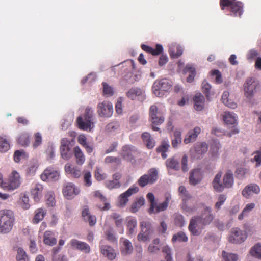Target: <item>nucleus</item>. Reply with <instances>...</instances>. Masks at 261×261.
<instances>
[{
    "label": "nucleus",
    "mask_w": 261,
    "mask_h": 261,
    "mask_svg": "<svg viewBox=\"0 0 261 261\" xmlns=\"http://www.w3.org/2000/svg\"><path fill=\"white\" fill-rule=\"evenodd\" d=\"M14 221L13 212L10 210L0 211V232L7 233L12 229Z\"/></svg>",
    "instance_id": "obj_1"
},
{
    "label": "nucleus",
    "mask_w": 261,
    "mask_h": 261,
    "mask_svg": "<svg viewBox=\"0 0 261 261\" xmlns=\"http://www.w3.org/2000/svg\"><path fill=\"white\" fill-rule=\"evenodd\" d=\"M93 110L90 107H87L85 114L83 116H79L77 118V123L79 127L84 130H91L94 127Z\"/></svg>",
    "instance_id": "obj_2"
},
{
    "label": "nucleus",
    "mask_w": 261,
    "mask_h": 261,
    "mask_svg": "<svg viewBox=\"0 0 261 261\" xmlns=\"http://www.w3.org/2000/svg\"><path fill=\"white\" fill-rule=\"evenodd\" d=\"M172 85V82L167 79L156 80L152 85V91L156 96L162 97L171 89Z\"/></svg>",
    "instance_id": "obj_3"
},
{
    "label": "nucleus",
    "mask_w": 261,
    "mask_h": 261,
    "mask_svg": "<svg viewBox=\"0 0 261 261\" xmlns=\"http://www.w3.org/2000/svg\"><path fill=\"white\" fill-rule=\"evenodd\" d=\"M258 85L259 82L254 77H249L245 81L243 85L244 94L249 102L252 101Z\"/></svg>",
    "instance_id": "obj_4"
},
{
    "label": "nucleus",
    "mask_w": 261,
    "mask_h": 261,
    "mask_svg": "<svg viewBox=\"0 0 261 261\" xmlns=\"http://www.w3.org/2000/svg\"><path fill=\"white\" fill-rule=\"evenodd\" d=\"M158 178V172L155 168H151L146 174L141 176L138 180V184L141 187L155 182Z\"/></svg>",
    "instance_id": "obj_5"
},
{
    "label": "nucleus",
    "mask_w": 261,
    "mask_h": 261,
    "mask_svg": "<svg viewBox=\"0 0 261 261\" xmlns=\"http://www.w3.org/2000/svg\"><path fill=\"white\" fill-rule=\"evenodd\" d=\"M141 230L138 235L139 241L146 242L150 240L153 233L152 224L149 221H143L140 223Z\"/></svg>",
    "instance_id": "obj_6"
},
{
    "label": "nucleus",
    "mask_w": 261,
    "mask_h": 261,
    "mask_svg": "<svg viewBox=\"0 0 261 261\" xmlns=\"http://www.w3.org/2000/svg\"><path fill=\"white\" fill-rule=\"evenodd\" d=\"M2 175L0 174V186L4 189L13 190L17 188L20 184V177L18 173L14 171L10 176L8 183L3 182L1 179Z\"/></svg>",
    "instance_id": "obj_7"
},
{
    "label": "nucleus",
    "mask_w": 261,
    "mask_h": 261,
    "mask_svg": "<svg viewBox=\"0 0 261 261\" xmlns=\"http://www.w3.org/2000/svg\"><path fill=\"white\" fill-rule=\"evenodd\" d=\"M97 113L101 117H110L113 113L112 104L107 101L99 103L97 105Z\"/></svg>",
    "instance_id": "obj_8"
},
{
    "label": "nucleus",
    "mask_w": 261,
    "mask_h": 261,
    "mask_svg": "<svg viewBox=\"0 0 261 261\" xmlns=\"http://www.w3.org/2000/svg\"><path fill=\"white\" fill-rule=\"evenodd\" d=\"M200 224L203 225H208L211 223L214 218L212 208L206 206L199 216H196Z\"/></svg>",
    "instance_id": "obj_9"
},
{
    "label": "nucleus",
    "mask_w": 261,
    "mask_h": 261,
    "mask_svg": "<svg viewBox=\"0 0 261 261\" xmlns=\"http://www.w3.org/2000/svg\"><path fill=\"white\" fill-rule=\"evenodd\" d=\"M41 179L44 181H56L60 178L59 172L51 167L47 168L40 175Z\"/></svg>",
    "instance_id": "obj_10"
},
{
    "label": "nucleus",
    "mask_w": 261,
    "mask_h": 261,
    "mask_svg": "<svg viewBox=\"0 0 261 261\" xmlns=\"http://www.w3.org/2000/svg\"><path fill=\"white\" fill-rule=\"evenodd\" d=\"M80 189L72 182L66 184L63 189L64 196L68 199L73 198L75 196L79 194Z\"/></svg>",
    "instance_id": "obj_11"
},
{
    "label": "nucleus",
    "mask_w": 261,
    "mask_h": 261,
    "mask_svg": "<svg viewBox=\"0 0 261 261\" xmlns=\"http://www.w3.org/2000/svg\"><path fill=\"white\" fill-rule=\"evenodd\" d=\"M139 188L135 185L130 187L126 192L120 195L118 198V205L120 207H124L128 201V197L137 193Z\"/></svg>",
    "instance_id": "obj_12"
},
{
    "label": "nucleus",
    "mask_w": 261,
    "mask_h": 261,
    "mask_svg": "<svg viewBox=\"0 0 261 261\" xmlns=\"http://www.w3.org/2000/svg\"><path fill=\"white\" fill-rule=\"evenodd\" d=\"M208 150V145L205 142H198L195 144L193 150L191 151L192 158L200 159Z\"/></svg>",
    "instance_id": "obj_13"
},
{
    "label": "nucleus",
    "mask_w": 261,
    "mask_h": 261,
    "mask_svg": "<svg viewBox=\"0 0 261 261\" xmlns=\"http://www.w3.org/2000/svg\"><path fill=\"white\" fill-rule=\"evenodd\" d=\"M246 238V234L243 231L238 228H234L232 229L229 241L233 243L239 244L244 242Z\"/></svg>",
    "instance_id": "obj_14"
},
{
    "label": "nucleus",
    "mask_w": 261,
    "mask_h": 261,
    "mask_svg": "<svg viewBox=\"0 0 261 261\" xmlns=\"http://www.w3.org/2000/svg\"><path fill=\"white\" fill-rule=\"evenodd\" d=\"M127 97L132 100L144 101L146 98L145 91L141 88H131L127 93Z\"/></svg>",
    "instance_id": "obj_15"
},
{
    "label": "nucleus",
    "mask_w": 261,
    "mask_h": 261,
    "mask_svg": "<svg viewBox=\"0 0 261 261\" xmlns=\"http://www.w3.org/2000/svg\"><path fill=\"white\" fill-rule=\"evenodd\" d=\"M69 245L73 249L80 250L85 253H89L91 251L90 247L87 243L76 239H71Z\"/></svg>",
    "instance_id": "obj_16"
},
{
    "label": "nucleus",
    "mask_w": 261,
    "mask_h": 261,
    "mask_svg": "<svg viewBox=\"0 0 261 261\" xmlns=\"http://www.w3.org/2000/svg\"><path fill=\"white\" fill-rule=\"evenodd\" d=\"M99 249L101 253L108 259L113 260L116 258V254L114 249L109 245L103 244L102 241L99 243Z\"/></svg>",
    "instance_id": "obj_17"
},
{
    "label": "nucleus",
    "mask_w": 261,
    "mask_h": 261,
    "mask_svg": "<svg viewBox=\"0 0 261 261\" xmlns=\"http://www.w3.org/2000/svg\"><path fill=\"white\" fill-rule=\"evenodd\" d=\"M199 224H200L196 217H193L190 220L188 229L192 235L198 236L201 234L202 228L200 227Z\"/></svg>",
    "instance_id": "obj_18"
},
{
    "label": "nucleus",
    "mask_w": 261,
    "mask_h": 261,
    "mask_svg": "<svg viewBox=\"0 0 261 261\" xmlns=\"http://www.w3.org/2000/svg\"><path fill=\"white\" fill-rule=\"evenodd\" d=\"M243 4L241 2L233 0L228 7L230 8L232 16H240L243 12Z\"/></svg>",
    "instance_id": "obj_19"
},
{
    "label": "nucleus",
    "mask_w": 261,
    "mask_h": 261,
    "mask_svg": "<svg viewBox=\"0 0 261 261\" xmlns=\"http://www.w3.org/2000/svg\"><path fill=\"white\" fill-rule=\"evenodd\" d=\"M194 107L196 111H201L204 107L205 98L200 92L195 94L193 97Z\"/></svg>",
    "instance_id": "obj_20"
},
{
    "label": "nucleus",
    "mask_w": 261,
    "mask_h": 261,
    "mask_svg": "<svg viewBox=\"0 0 261 261\" xmlns=\"http://www.w3.org/2000/svg\"><path fill=\"white\" fill-rule=\"evenodd\" d=\"M260 192V188L256 184H250L246 186L242 191V194L246 198H249L253 194H258Z\"/></svg>",
    "instance_id": "obj_21"
},
{
    "label": "nucleus",
    "mask_w": 261,
    "mask_h": 261,
    "mask_svg": "<svg viewBox=\"0 0 261 261\" xmlns=\"http://www.w3.org/2000/svg\"><path fill=\"white\" fill-rule=\"evenodd\" d=\"M223 119L227 125H237L238 116L233 112L225 111L223 114Z\"/></svg>",
    "instance_id": "obj_22"
},
{
    "label": "nucleus",
    "mask_w": 261,
    "mask_h": 261,
    "mask_svg": "<svg viewBox=\"0 0 261 261\" xmlns=\"http://www.w3.org/2000/svg\"><path fill=\"white\" fill-rule=\"evenodd\" d=\"M202 179L201 170L199 169H193L190 174L189 182L191 185H196Z\"/></svg>",
    "instance_id": "obj_23"
},
{
    "label": "nucleus",
    "mask_w": 261,
    "mask_h": 261,
    "mask_svg": "<svg viewBox=\"0 0 261 261\" xmlns=\"http://www.w3.org/2000/svg\"><path fill=\"white\" fill-rule=\"evenodd\" d=\"M222 175V172L218 173L216 175L213 181V187L214 190L218 192L223 191L225 188L224 183H222L221 181Z\"/></svg>",
    "instance_id": "obj_24"
},
{
    "label": "nucleus",
    "mask_w": 261,
    "mask_h": 261,
    "mask_svg": "<svg viewBox=\"0 0 261 261\" xmlns=\"http://www.w3.org/2000/svg\"><path fill=\"white\" fill-rule=\"evenodd\" d=\"M65 171L68 174H70L74 178H79L81 175V171L79 168L73 166L70 164H66L65 166Z\"/></svg>",
    "instance_id": "obj_25"
},
{
    "label": "nucleus",
    "mask_w": 261,
    "mask_h": 261,
    "mask_svg": "<svg viewBox=\"0 0 261 261\" xmlns=\"http://www.w3.org/2000/svg\"><path fill=\"white\" fill-rule=\"evenodd\" d=\"M182 143L181 131L179 129L174 130L171 140L172 146L177 148Z\"/></svg>",
    "instance_id": "obj_26"
},
{
    "label": "nucleus",
    "mask_w": 261,
    "mask_h": 261,
    "mask_svg": "<svg viewBox=\"0 0 261 261\" xmlns=\"http://www.w3.org/2000/svg\"><path fill=\"white\" fill-rule=\"evenodd\" d=\"M183 52V48L179 45L173 43L169 46V53L173 58H178L181 56Z\"/></svg>",
    "instance_id": "obj_27"
},
{
    "label": "nucleus",
    "mask_w": 261,
    "mask_h": 261,
    "mask_svg": "<svg viewBox=\"0 0 261 261\" xmlns=\"http://www.w3.org/2000/svg\"><path fill=\"white\" fill-rule=\"evenodd\" d=\"M141 48L144 51L151 54L154 56L160 55L163 50L162 45L159 44H156V48L155 49L145 44H142L141 45Z\"/></svg>",
    "instance_id": "obj_28"
},
{
    "label": "nucleus",
    "mask_w": 261,
    "mask_h": 261,
    "mask_svg": "<svg viewBox=\"0 0 261 261\" xmlns=\"http://www.w3.org/2000/svg\"><path fill=\"white\" fill-rule=\"evenodd\" d=\"M135 149L133 146L129 145H125L122 147L121 155L127 160H130L133 158V153L135 152Z\"/></svg>",
    "instance_id": "obj_29"
},
{
    "label": "nucleus",
    "mask_w": 261,
    "mask_h": 261,
    "mask_svg": "<svg viewBox=\"0 0 261 261\" xmlns=\"http://www.w3.org/2000/svg\"><path fill=\"white\" fill-rule=\"evenodd\" d=\"M43 242L45 244L53 246L57 243V239L54 237V233L51 231H46L44 234Z\"/></svg>",
    "instance_id": "obj_30"
},
{
    "label": "nucleus",
    "mask_w": 261,
    "mask_h": 261,
    "mask_svg": "<svg viewBox=\"0 0 261 261\" xmlns=\"http://www.w3.org/2000/svg\"><path fill=\"white\" fill-rule=\"evenodd\" d=\"M133 251V247L130 241L127 239H124L121 248V253L126 256L130 254Z\"/></svg>",
    "instance_id": "obj_31"
},
{
    "label": "nucleus",
    "mask_w": 261,
    "mask_h": 261,
    "mask_svg": "<svg viewBox=\"0 0 261 261\" xmlns=\"http://www.w3.org/2000/svg\"><path fill=\"white\" fill-rule=\"evenodd\" d=\"M223 181L225 188H231L234 183L233 175L230 170H228L225 174Z\"/></svg>",
    "instance_id": "obj_32"
},
{
    "label": "nucleus",
    "mask_w": 261,
    "mask_h": 261,
    "mask_svg": "<svg viewBox=\"0 0 261 261\" xmlns=\"http://www.w3.org/2000/svg\"><path fill=\"white\" fill-rule=\"evenodd\" d=\"M142 138L144 143L146 144L147 147L151 149L155 146V141L152 137H151L149 133L144 132L142 135Z\"/></svg>",
    "instance_id": "obj_33"
},
{
    "label": "nucleus",
    "mask_w": 261,
    "mask_h": 261,
    "mask_svg": "<svg viewBox=\"0 0 261 261\" xmlns=\"http://www.w3.org/2000/svg\"><path fill=\"white\" fill-rule=\"evenodd\" d=\"M74 153L77 164L80 165H83L85 161V158L84 153L79 146H75L74 148Z\"/></svg>",
    "instance_id": "obj_34"
},
{
    "label": "nucleus",
    "mask_w": 261,
    "mask_h": 261,
    "mask_svg": "<svg viewBox=\"0 0 261 261\" xmlns=\"http://www.w3.org/2000/svg\"><path fill=\"white\" fill-rule=\"evenodd\" d=\"M42 190L43 187L40 184H36L35 188L32 190L31 194L36 202H38L41 197Z\"/></svg>",
    "instance_id": "obj_35"
},
{
    "label": "nucleus",
    "mask_w": 261,
    "mask_h": 261,
    "mask_svg": "<svg viewBox=\"0 0 261 261\" xmlns=\"http://www.w3.org/2000/svg\"><path fill=\"white\" fill-rule=\"evenodd\" d=\"M10 149V144L6 135H0V152H7Z\"/></svg>",
    "instance_id": "obj_36"
},
{
    "label": "nucleus",
    "mask_w": 261,
    "mask_h": 261,
    "mask_svg": "<svg viewBox=\"0 0 261 261\" xmlns=\"http://www.w3.org/2000/svg\"><path fill=\"white\" fill-rule=\"evenodd\" d=\"M229 93L228 91H224L222 95V102L227 107L231 109H234L237 107V104L229 99Z\"/></svg>",
    "instance_id": "obj_37"
},
{
    "label": "nucleus",
    "mask_w": 261,
    "mask_h": 261,
    "mask_svg": "<svg viewBox=\"0 0 261 261\" xmlns=\"http://www.w3.org/2000/svg\"><path fill=\"white\" fill-rule=\"evenodd\" d=\"M169 143L167 140H164L161 145L156 149L158 152L161 153L162 157L166 159L167 157L166 152L168 151L169 147Z\"/></svg>",
    "instance_id": "obj_38"
},
{
    "label": "nucleus",
    "mask_w": 261,
    "mask_h": 261,
    "mask_svg": "<svg viewBox=\"0 0 261 261\" xmlns=\"http://www.w3.org/2000/svg\"><path fill=\"white\" fill-rule=\"evenodd\" d=\"M255 205L254 203H250L246 204L242 213L239 215L238 219L239 220H242L244 219V217L247 216L255 207Z\"/></svg>",
    "instance_id": "obj_39"
},
{
    "label": "nucleus",
    "mask_w": 261,
    "mask_h": 261,
    "mask_svg": "<svg viewBox=\"0 0 261 261\" xmlns=\"http://www.w3.org/2000/svg\"><path fill=\"white\" fill-rule=\"evenodd\" d=\"M137 224V222L136 219L129 218L128 220L127 227L128 230L127 233L129 236H132L135 234Z\"/></svg>",
    "instance_id": "obj_40"
},
{
    "label": "nucleus",
    "mask_w": 261,
    "mask_h": 261,
    "mask_svg": "<svg viewBox=\"0 0 261 261\" xmlns=\"http://www.w3.org/2000/svg\"><path fill=\"white\" fill-rule=\"evenodd\" d=\"M166 166L168 168L174 169L176 171H178L180 169V165L177 160L174 158L168 159L166 162Z\"/></svg>",
    "instance_id": "obj_41"
},
{
    "label": "nucleus",
    "mask_w": 261,
    "mask_h": 261,
    "mask_svg": "<svg viewBox=\"0 0 261 261\" xmlns=\"http://www.w3.org/2000/svg\"><path fill=\"white\" fill-rule=\"evenodd\" d=\"M168 205L164 202L160 203L158 204L155 203L153 206V211H148V213L149 214H157L161 212L166 210L168 208Z\"/></svg>",
    "instance_id": "obj_42"
},
{
    "label": "nucleus",
    "mask_w": 261,
    "mask_h": 261,
    "mask_svg": "<svg viewBox=\"0 0 261 261\" xmlns=\"http://www.w3.org/2000/svg\"><path fill=\"white\" fill-rule=\"evenodd\" d=\"M250 253L252 256L261 259V243L253 246L250 250Z\"/></svg>",
    "instance_id": "obj_43"
},
{
    "label": "nucleus",
    "mask_w": 261,
    "mask_h": 261,
    "mask_svg": "<svg viewBox=\"0 0 261 261\" xmlns=\"http://www.w3.org/2000/svg\"><path fill=\"white\" fill-rule=\"evenodd\" d=\"M18 143L22 146H28L30 143V135L27 133L21 134L17 139Z\"/></svg>",
    "instance_id": "obj_44"
},
{
    "label": "nucleus",
    "mask_w": 261,
    "mask_h": 261,
    "mask_svg": "<svg viewBox=\"0 0 261 261\" xmlns=\"http://www.w3.org/2000/svg\"><path fill=\"white\" fill-rule=\"evenodd\" d=\"M45 214L46 212L43 209H37L35 211V215L34 218L33 219V223L35 224L38 223L40 221L43 220Z\"/></svg>",
    "instance_id": "obj_45"
},
{
    "label": "nucleus",
    "mask_w": 261,
    "mask_h": 261,
    "mask_svg": "<svg viewBox=\"0 0 261 261\" xmlns=\"http://www.w3.org/2000/svg\"><path fill=\"white\" fill-rule=\"evenodd\" d=\"M144 203L145 199L143 197L139 198L132 204L130 207V211L132 213L137 212Z\"/></svg>",
    "instance_id": "obj_46"
},
{
    "label": "nucleus",
    "mask_w": 261,
    "mask_h": 261,
    "mask_svg": "<svg viewBox=\"0 0 261 261\" xmlns=\"http://www.w3.org/2000/svg\"><path fill=\"white\" fill-rule=\"evenodd\" d=\"M103 94L106 97H110L113 95L114 91L113 88L106 82L102 83Z\"/></svg>",
    "instance_id": "obj_47"
},
{
    "label": "nucleus",
    "mask_w": 261,
    "mask_h": 261,
    "mask_svg": "<svg viewBox=\"0 0 261 261\" xmlns=\"http://www.w3.org/2000/svg\"><path fill=\"white\" fill-rule=\"evenodd\" d=\"M222 256L224 261H237L239 259L237 254L228 253L225 251H222Z\"/></svg>",
    "instance_id": "obj_48"
},
{
    "label": "nucleus",
    "mask_w": 261,
    "mask_h": 261,
    "mask_svg": "<svg viewBox=\"0 0 261 261\" xmlns=\"http://www.w3.org/2000/svg\"><path fill=\"white\" fill-rule=\"evenodd\" d=\"M172 241L173 242H186L188 241V237L182 231H180L173 235V238L172 239Z\"/></svg>",
    "instance_id": "obj_49"
},
{
    "label": "nucleus",
    "mask_w": 261,
    "mask_h": 261,
    "mask_svg": "<svg viewBox=\"0 0 261 261\" xmlns=\"http://www.w3.org/2000/svg\"><path fill=\"white\" fill-rule=\"evenodd\" d=\"M60 153L62 158L65 160H69L72 154L70 147L60 148Z\"/></svg>",
    "instance_id": "obj_50"
},
{
    "label": "nucleus",
    "mask_w": 261,
    "mask_h": 261,
    "mask_svg": "<svg viewBox=\"0 0 261 261\" xmlns=\"http://www.w3.org/2000/svg\"><path fill=\"white\" fill-rule=\"evenodd\" d=\"M202 88L203 92L205 94V96L208 100H211V85L207 83L206 81H204L202 82Z\"/></svg>",
    "instance_id": "obj_51"
},
{
    "label": "nucleus",
    "mask_w": 261,
    "mask_h": 261,
    "mask_svg": "<svg viewBox=\"0 0 261 261\" xmlns=\"http://www.w3.org/2000/svg\"><path fill=\"white\" fill-rule=\"evenodd\" d=\"M16 258L17 261H29L26 252L22 248L18 249Z\"/></svg>",
    "instance_id": "obj_52"
},
{
    "label": "nucleus",
    "mask_w": 261,
    "mask_h": 261,
    "mask_svg": "<svg viewBox=\"0 0 261 261\" xmlns=\"http://www.w3.org/2000/svg\"><path fill=\"white\" fill-rule=\"evenodd\" d=\"M46 199L47 204L49 206H54L55 205L56 201L55 199V194L54 192L48 191L46 194Z\"/></svg>",
    "instance_id": "obj_53"
},
{
    "label": "nucleus",
    "mask_w": 261,
    "mask_h": 261,
    "mask_svg": "<svg viewBox=\"0 0 261 261\" xmlns=\"http://www.w3.org/2000/svg\"><path fill=\"white\" fill-rule=\"evenodd\" d=\"M83 173L84 185L86 187L91 186L92 185V177L90 172L84 170Z\"/></svg>",
    "instance_id": "obj_54"
},
{
    "label": "nucleus",
    "mask_w": 261,
    "mask_h": 261,
    "mask_svg": "<svg viewBox=\"0 0 261 261\" xmlns=\"http://www.w3.org/2000/svg\"><path fill=\"white\" fill-rule=\"evenodd\" d=\"M19 203L21 206L24 210L29 208L30 206L29 197L25 194L21 195Z\"/></svg>",
    "instance_id": "obj_55"
},
{
    "label": "nucleus",
    "mask_w": 261,
    "mask_h": 261,
    "mask_svg": "<svg viewBox=\"0 0 261 261\" xmlns=\"http://www.w3.org/2000/svg\"><path fill=\"white\" fill-rule=\"evenodd\" d=\"M106 187L110 189L119 188L121 186L120 181H115L114 180H107L105 182Z\"/></svg>",
    "instance_id": "obj_56"
},
{
    "label": "nucleus",
    "mask_w": 261,
    "mask_h": 261,
    "mask_svg": "<svg viewBox=\"0 0 261 261\" xmlns=\"http://www.w3.org/2000/svg\"><path fill=\"white\" fill-rule=\"evenodd\" d=\"M174 223L177 226L182 227L185 224L183 216L180 214H175Z\"/></svg>",
    "instance_id": "obj_57"
},
{
    "label": "nucleus",
    "mask_w": 261,
    "mask_h": 261,
    "mask_svg": "<svg viewBox=\"0 0 261 261\" xmlns=\"http://www.w3.org/2000/svg\"><path fill=\"white\" fill-rule=\"evenodd\" d=\"M119 127V124L118 122H112L109 123L106 127V130L108 132H115Z\"/></svg>",
    "instance_id": "obj_58"
},
{
    "label": "nucleus",
    "mask_w": 261,
    "mask_h": 261,
    "mask_svg": "<svg viewBox=\"0 0 261 261\" xmlns=\"http://www.w3.org/2000/svg\"><path fill=\"white\" fill-rule=\"evenodd\" d=\"M150 120L153 125H160L164 121V117L161 114H158L153 118H150Z\"/></svg>",
    "instance_id": "obj_59"
},
{
    "label": "nucleus",
    "mask_w": 261,
    "mask_h": 261,
    "mask_svg": "<svg viewBox=\"0 0 261 261\" xmlns=\"http://www.w3.org/2000/svg\"><path fill=\"white\" fill-rule=\"evenodd\" d=\"M107 239L111 242H115L116 240L114 234V230L111 228L109 227V229L105 232Z\"/></svg>",
    "instance_id": "obj_60"
},
{
    "label": "nucleus",
    "mask_w": 261,
    "mask_h": 261,
    "mask_svg": "<svg viewBox=\"0 0 261 261\" xmlns=\"http://www.w3.org/2000/svg\"><path fill=\"white\" fill-rule=\"evenodd\" d=\"M220 148V144L218 143H214L211 148L210 151L214 157H217L218 155L219 150Z\"/></svg>",
    "instance_id": "obj_61"
},
{
    "label": "nucleus",
    "mask_w": 261,
    "mask_h": 261,
    "mask_svg": "<svg viewBox=\"0 0 261 261\" xmlns=\"http://www.w3.org/2000/svg\"><path fill=\"white\" fill-rule=\"evenodd\" d=\"M147 199L150 202L149 211H153L154 205L155 204V197L152 193H148L146 195Z\"/></svg>",
    "instance_id": "obj_62"
},
{
    "label": "nucleus",
    "mask_w": 261,
    "mask_h": 261,
    "mask_svg": "<svg viewBox=\"0 0 261 261\" xmlns=\"http://www.w3.org/2000/svg\"><path fill=\"white\" fill-rule=\"evenodd\" d=\"M181 208L184 211L188 213H191L196 211V208L194 206H189L187 202L182 203Z\"/></svg>",
    "instance_id": "obj_63"
},
{
    "label": "nucleus",
    "mask_w": 261,
    "mask_h": 261,
    "mask_svg": "<svg viewBox=\"0 0 261 261\" xmlns=\"http://www.w3.org/2000/svg\"><path fill=\"white\" fill-rule=\"evenodd\" d=\"M42 142V138L40 133H36L35 134V141L33 144V147L37 148L41 144Z\"/></svg>",
    "instance_id": "obj_64"
}]
</instances>
